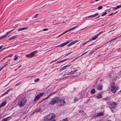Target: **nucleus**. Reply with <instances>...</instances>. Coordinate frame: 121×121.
<instances>
[{
  "label": "nucleus",
  "instance_id": "6ab92c4d",
  "mask_svg": "<svg viewBox=\"0 0 121 121\" xmlns=\"http://www.w3.org/2000/svg\"><path fill=\"white\" fill-rule=\"evenodd\" d=\"M102 97V95L100 94H98L97 95L95 98L98 99H100Z\"/></svg>",
  "mask_w": 121,
  "mask_h": 121
},
{
  "label": "nucleus",
  "instance_id": "a878e982",
  "mask_svg": "<svg viewBox=\"0 0 121 121\" xmlns=\"http://www.w3.org/2000/svg\"><path fill=\"white\" fill-rule=\"evenodd\" d=\"M43 119L44 121H47L49 120L48 119V118L47 116L44 118Z\"/></svg>",
  "mask_w": 121,
  "mask_h": 121
},
{
  "label": "nucleus",
  "instance_id": "f257e3e1",
  "mask_svg": "<svg viewBox=\"0 0 121 121\" xmlns=\"http://www.w3.org/2000/svg\"><path fill=\"white\" fill-rule=\"evenodd\" d=\"M26 101L25 99L23 98H21L19 100L17 103L18 106L21 107H22L25 104Z\"/></svg>",
  "mask_w": 121,
  "mask_h": 121
},
{
  "label": "nucleus",
  "instance_id": "f03ea898",
  "mask_svg": "<svg viewBox=\"0 0 121 121\" xmlns=\"http://www.w3.org/2000/svg\"><path fill=\"white\" fill-rule=\"evenodd\" d=\"M65 103V100L63 99H60L58 98V100L57 102V104L58 106L60 107L64 106Z\"/></svg>",
  "mask_w": 121,
  "mask_h": 121
},
{
  "label": "nucleus",
  "instance_id": "0e129e2a",
  "mask_svg": "<svg viewBox=\"0 0 121 121\" xmlns=\"http://www.w3.org/2000/svg\"><path fill=\"white\" fill-rule=\"evenodd\" d=\"M7 64H5V65H5V66L6 65H7Z\"/></svg>",
  "mask_w": 121,
  "mask_h": 121
},
{
  "label": "nucleus",
  "instance_id": "bf43d9fd",
  "mask_svg": "<svg viewBox=\"0 0 121 121\" xmlns=\"http://www.w3.org/2000/svg\"><path fill=\"white\" fill-rule=\"evenodd\" d=\"M60 46V45H58V46H56V47H59V46Z\"/></svg>",
  "mask_w": 121,
  "mask_h": 121
},
{
  "label": "nucleus",
  "instance_id": "72a5a7b5",
  "mask_svg": "<svg viewBox=\"0 0 121 121\" xmlns=\"http://www.w3.org/2000/svg\"><path fill=\"white\" fill-rule=\"evenodd\" d=\"M41 109L40 108H39L36 110V112H39L40 111Z\"/></svg>",
  "mask_w": 121,
  "mask_h": 121
},
{
  "label": "nucleus",
  "instance_id": "864d4df0",
  "mask_svg": "<svg viewBox=\"0 0 121 121\" xmlns=\"http://www.w3.org/2000/svg\"><path fill=\"white\" fill-rule=\"evenodd\" d=\"M71 53V52H69V53L68 54H67L66 55V56H68V55H69V54H70V53Z\"/></svg>",
  "mask_w": 121,
  "mask_h": 121
},
{
  "label": "nucleus",
  "instance_id": "9d476101",
  "mask_svg": "<svg viewBox=\"0 0 121 121\" xmlns=\"http://www.w3.org/2000/svg\"><path fill=\"white\" fill-rule=\"evenodd\" d=\"M13 30H12L10 31L7 32L4 35L1 37H0V39L4 38L6 37L9 34V33H10L12 31H13Z\"/></svg>",
  "mask_w": 121,
  "mask_h": 121
},
{
  "label": "nucleus",
  "instance_id": "e2e57ef3",
  "mask_svg": "<svg viewBox=\"0 0 121 121\" xmlns=\"http://www.w3.org/2000/svg\"><path fill=\"white\" fill-rule=\"evenodd\" d=\"M99 17V16H98V17H96V18H98Z\"/></svg>",
  "mask_w": 121,
  "mask_h": 121
},
{
  "label": "nucleus",
  "instance_id": "c9c22d12",
  "mask_svg": "<svg viewBox=\"0 0 121 121\" xmlns=\"http://www.w3.org/2000/svg\"><path fill=\"white\" fill-rule=\"evenodd\" d=\"M50 96V95H49L47 97L43 99V100H45L47 99H48Z\"/></svg>",
  "mask_w": 121,
  "mask_h": 121
},
{
  "label": "nucleus",
  "instance_id": "58836bf2",
  "mask_svg": "<svg viewBox=\"0 0 121 121\" xmlns=\"http://www.w3.org/2000/svg\"><path fill=\"white\" fill-rule=\"evenodd\" d=\"M39 78H37L36 79H35V80H34V81L35 82H37L38 81H39Z\"/></svg>",
  "mask_w": 121,
  "mask_h": 121
},
{
  "label": "nucleus",
  "instance_id": "b1692460",
  "mask_svg": "<svg viewBox=\"0 0 121 121\" xmlns=\"http://www.w3.org/2000/svg\"><path fill=\"white\" fill-rule=\"evenodd\" d=\"M95 91L94 88L92 89L91 91V94H94L95 93Z\"/></svg>",
  "mask_w": 121,
  "mask_h": 121
},
{
  "label": "nucleus",
  "instance_id": "680f3d73",
  "mask_svg": "<svg viewBox=\"0 0 121 121\" xmlns=\"http://www.w3.org/2000/svg\"><path fill=\"white\" fill-rule=\"evenodd\" d=\"M118 37H121V35L120 36H119Z\"/></svg>",
  "mask_w": 121,
  "mask_h": 121
},
{
  "label": "nucleus",
  "instance_id": "774afa93",
  "mask_svg": "<svg viewBox=\"0 0 121 121\" xmlns=\"http://www.w3.org/2000/svg\"><path fill=\"white\" fill-rule=\"evenodd\" d=\"M94 2L93 1V2H91V3H94Z\"/></svg>",
  "mask_w": 121,
  "mask_h": 121
},
{
  "label": "nucleus",
  "instance_id": "0eeeda50",
  "mask_svg": "<svg viewBox=\"0 0 121 121\" xmlns=\"http://www.w3.org/2000/svg\"><path fill=\"white\" fill-rule=\"evenodd\" d=\"M118 86H112L111 88V91L113 93H115L117 89Z\"/></svg>",
  "mask_w": 121,
  "mask_h": 121
},
{
  "label": "nucleus",
  "instance_id": "a211bd4d",
  "mask_svg": "<svg viewBox=\"0 0 121 121\" xmlns=\"http://www.w3.org/2000/svg\"><path fill=\"white\" fill-rule=\"evenodd\" d=\"M11 118V117H9L2 120L1 121H8Z\"/></svg>",
  "mask_w": 121,
  "mask_h": 121
},
{
  "label": "nucleus",
  "instance_id": "9b49d317",
  "mask_svg": "<svg viewBox=\"0 0 121 121\" xmlns=\"http://www.w3.org/2000/svg\"><path fill=\"white\" fill-rule=\"evenodd\" d=\"M102 32H100L99 33H98L97 35H95V36L93 37L91 39V40H93L95 39H96L98 37V36Z\"/></svg>",
  "mask_w": 121,
  "mask_h": 121
},
{
  "label": "nucleus",
  "instance_id": "4c0bfd02",
  "mask_svg": "<svg viewBox=\"0 0 121 121\" xmlns=\"http://www.w3.org/2000/svg\"><path fill=\"white\" fill-rule=\"evenodd\" d=\"M62 121H68V119L67 118L64 119Z\"/></svg>",
  "mask_w": 121,
  "mask_h": 121
},
{
  "label": "nucleus",
  "instance_id": "ea45409f",
  "mask_svg": "<svg viewBox=\"0 0 121 121\" xmlns=\"http://www.w3.org/2000/svg\"><path fill=\"white\" fill-rule=\"evenodd\" d=\"M38 15H39V14H36L34 16V17L35 18L36 17H37L38 16Z\"/></svg>",
  "mask_w": 121,
  "mask_h": 121
},
{
  "label": "nucleus",
  "instance_id": "7ed1b4c3",
  "mask_svg": "<svg viewBox=\"0 0 121 121\" xmlns=\"http://www.w3.org/2000/svg\"><path fill=\"white\" fill-rule=\"evenodd\" d=\"M58 100V98L56 97L53 98L52 100L49 103V105H53L56 103H57V101Z\"/></svg>",
  "mask_w": 121,
  "mask_h": 121
},
{
  "label": "nucleus",
  "instance_id": "dca6fc26",
  "mask_svg": "<svg viewBox=\"0 0 121 121\" xmlns=\"http://www.w3.org/2000/svg\"><path fill=\"white\" fill-rule=\"evenodd\" d=\"M70 41H69L63 43L60 45V46H61V47H62L63 46H64L66 45L67 44H68L69 42H70Z\"/></svg>",
  "mask_w": 121,
  "mask_h": 121
},
{
  "label": "nucleus",
  "instance_id": "6e6552de",
  "mask_svg": "<svg viewBox=\"0 0 121 121\" xmlns=\"http://www.w3.org/2000/svg\"><path fill=\"white\" fill-rule=\"evenodd\" d=\"M77 26H75V27H73L72 28H71V29H69V30H67V31H65V32H64L62 34H61V35H59V36H57L56 38H58L59 37H60V36H61V35H63V34H65V33H67L68 32H69V31H70V30H73V29H74V28H75V27H76Z\"/></svg>",
  "mask_w": 121,
  "mask_h": 121
},
{
  "label": "nucleus",
  "instance_id": "37998d69",
  "mask_svg": "<svg viewBox=\"0 0 121 121\" xmlns=\"http://www.w3.org/2000/svg\"><path fill=\"white\" fill-rule=\"evenodd\" d=\"M48 30V29L47 28L44 29L43 30L44 31H47V30Z\"/></svg>",
  "mask_w": 121,
  "mask_h": 121
},
{
  "label": "nucleus",
  "instance_id": "13d9d810",
  "mask_svg": "<svg viewBox=\"0 0 121 121\" xmlns=\"http://www.w3.org/2000/svg\"><path fill=\"white\" fill-rule=\"evenodd\" d=\"M21 66H22V65H20L19 67H18V68H19L20 67H21Z\"/></svg>",
  "mask_w": 121,
  "mask_h": 121
},
{
  "label": "nucleus",
  "instance_id": "f704fd0d",
  "mask_svg": "<svg viewBox=\"0 0 121 121\" xmlns=\"http://www.w3.org/2000/svg\"><path fill=\"white\" fill-rule=\"evenodd\" d=\"M117 12L114 13H111L110 14V15H108V16H109L111 15H113L114 14L116 13H117Z\"/></svg>",
  "mask_w": 121,
  "mask_h": 121
},
{
  "label": "nucleus",
  "instance_id": "49530a36",
  "mask_svg": "<svg viewBox=\"0 0 121 121\" xmlns=\"http://www.w3.org/2000/svg\"><path fill=\"white\" fill-rule=\"evenodd\" d=\"M5 95V93H4L3 94L1 95V96L0 97H2V96H3L4 95Z\"/></svg>",
  "mask_w": 121,
  "mask_h": 121
},
{
  "label": "nucleus",
  "instance_id": "09e8293b",
  "mask_svg": "<svg viewBox=\"0 0 121 121\" xmlns=\"http://www.w3.org/2000/svg\"><path fill=\"white\" fill-rule=\"evenodd\" d=\"M80 56H78V57H77V58H75V59H74L72 61V62H73V61L74 60L76 59V58H77L79 57H80Z\"/></svg>",
  "mask_w": 121,
  "mask_h": 121
},
{
  "label": "nucleus",
  "instance_id": "ddd939ff",
  "mask_svg": "<svg viewBox=\"0 0 121 121\" xmlns=\"http://www.w3.org/2000/svg\"><path fill=\"white\" fill-rule=\"evenodd\" d=\"M103 113L102 112H101L98 113L95 117V118L97 117H100L102 116H103Z\"/></svg>",
  "mask_w": 121,
  "mask_h": 121
},
{
  "label": "nucleus",
  "instance_id": "8fccbe9b",
  "mask_svg": "<svg viewBox=\"0 0 121 121\" xmlns=\"http://www.w3.org/2000/svg\"><path fill=\"white\" fill-rule=\"evenodd\" d=\"M108 97H106V98H104V100H106L108 98Z\"/></svg>",
  "mask_w": 121,
  "mask_h": 121
},
{
  "label": "nucleus",
  "instance_id": "4be33fe9",
  "mask_svg": "<svg viewBox=\"0 0 121 121\" xmlns=\"http://www.w3.org/2000/svg\"><path fill=\"white\" fill-rule=\"evenodd\" d=\"M99 14L97 13H96L94 15H91L90 16L88 17H96Z\"/></svg>",
  "mask_w": 121,
  "mask_h": 121
},
{
  "label": "nucleus",
  "instance_id": "393cba45",
  "mask_svg": "<svg viewBox=\"0 0 121 121\" xmlns=\"http://www.w3.org/2000/svg\"><path fill=\"white\" fill-rule=\"evenodd\" d=\"M121 7V4L120 5H118L115 8V9L114 10H115L116 9H119Z\"/></svg>",
  "mask_w": 121,
  "mask_h": 121
},
{
  "label": "nucleus",
  "instance_id": "a18cd8bd",
  "mask_svg": "<svg viewBox=\"0 0 121 121\" xmlns=\"http://www.w3.org/2000/svg\"><path fill=\"white\" fill-rule=\"evenodd\" d=\"M53 23L54 25H55L57 24V23H56L54 21L53 22Z\"/></svg>",
  "mask_w": 121,
  "mask_h": 121
},
{
  "label": "nucleus",
  "instance_id": "de8ad7c7",
  "mask_svg": "<svg viewBox=\"0 0 121 121\" xmlns=\"http://www.w3.org/2000/svg\"><path fill=\"white\" fill-rule=\"evenodd\" d=\"M3 47V45H2L0 46V49L2 48Z\"/></svg>",
  "mask_w": 121,
  "mask_h": 121
},
{
  "label": "nucleus",
  "instance_id": "473e14b6",
  "mask_svg": "<svg viewBox=\"0 0 121 121\" xmlns=\"http://www.w3.org/2000/svg\"><path fill=\"white\" fill-rule=\"evenodd\" d=\"M78 98H77L76 97H75L74 98V103L76 102L78 100Z\"/></svg>",
  "mask_w": 121,
  "mask_h": 121
},
{
  "label": "nucleus",
  "instance_id": "39448f33",
  "mask_svg": "<svg viewBox=\"0 0 121 121\" xmlns=\"http://www.w3.org/2000/svg\"><path fill=\"white\" fill-rule=\"evenodd\" d=\"M44 94V93H40L38 95L36 96L35 98L34 99V101H36L39 99L40 97L42 96Z\"/></svg>",
  "mask_w": 121,
  "mask_h": 121
},
{
  "label": "nucleus",
  "instance_id": "338daca9",
  "mask_svg": "<svg viewBox=\"0 0 121 121\" xmlns=\"http://www.w3.org/2000/svg\"><path fill=\"white\" fill-rule=\"evenodd\" d=\"M113 40V39H112V40H111V41H112Z\"/></svg>",
  "mask_w": 121,
  "mask_h": 121
},
{
  "label": "nucleus",
  "instance_id": "423d86ee",
  "mask_svg": "<svg viewBox=\"0 0 121 121\" xmlns=\"http://www.w3.org/2000/svg\"><path fill=\"white\" fill-rule=\"evenodd\" d=\"M35 53V52H33L31 53L30 54L26 55L25 56L26 57H28L31 58L34 56Z\"/></svg>",
  "mask_w": 121,
  "mask_h": 121
},
{
  "label": "nucleus",
  "instance_id": "a19ab883",
  "mask_svg": "<svg viewBox=\"0 0 121 121\" xmlns=\"http://www.w3.org/2000/svg\"><path fill=\"white\" fill-rule=\"evenodd\" d=\"M12 90V88H10V89H9V90H7V91H6V92H8H8H9L11 90Z\"/></svg>",
  "mask_w": 121,
  "mask_h": 121
},
{
  "label": "nucleus",
  "instance_id": "c03bdc74",
  "mask_svg": "<svg viewBox=\"0 0 121 121\" xmlns=\"http://www.w3.org/2000/svg\"><path fill=\"white\" fill-rule=\"evenodd\" d=\"M5 66V65H4L3 66H2L1 68L0 69L1 70Z\"/></svg>",
  "mask_w": 121,
  "mask_h": 121
},
{
  "label": "nucleus",
  "instance_id": "4d7b16f0",
  "mask_svg": "<svg viewBox=\"0 0 121 121\" xmlns=\"http://www.w3.org/2000/svg\"><path fill=\"white\" fill-rule=\"evenodd\" d=\"M6 48H4L2 49V50H1V51H2L3 50H4V49H5Z\"/></svg>",
  "mask_w": 121,
  "mask_h": 121
},
{
  "label": "nucleus",
  "instance_id": "7c9ffc66",
  "mask_svg": "<svg viewBox=\"0 0 121 121\" xmlns=\"http://www.w3.org/2000/svg\"><path fill=\"white\" fill-rule=\"evenodd\" d=\"M103 8V7L102 6H100L98 8V10H99L102 9Z\"/></svg>",
  "mask_w": 121,
  "mask_h": 121
},
{
  "label": "nucleus",
  "instance_id": "e433bc0d",
  "mask_svg": "<svg viewBox=\"0 0 121 121\" xmlns=\"http://www.w3.org/2000/svg\"><path fill=\"white\" fill-rule=\"evenodd\" d=\"M13 54H11L10 55H9V56H6L5 57V58L7 57H12V56H13Z\"/></svg>",
  "mask_w": 121,
  "mask_h": 121
},
{
  "label": "nucleus",
  "instance_id": "6e6d98bb",
  "mask_svg": "<svg viewBox=\"0 0 121 121\" xmlns=\"http://www.w3.org/2000/svg\"><path fill=\"white\" fill-rule=\"evenodd\" d=\"M49 121H56V120H51Z\"/></svg>",
  "mask_w": 121,
  "mask_h": 121
},
{
  "label": "nucleus",
  "instance_id": "5701e85b",
  "mask_svg": "<svg viewBox=\"0 0 121 121\" xmlns=\"http://www.w3.org/2000/svg\"><path fill=\"white\" fill-rule=\"evenodd\" d=\"M103 88L102 86L101 85H99L97 87V88L98 90H101Z\"/></svg>",
  "mask_w": 121,
  "mask_h": 121
},
{
  "label": "nucleus",
  "instance_id": "5fc2aeb1",
  "mask_svg": "<svg viewBox=\"0 0 121 121\" xmlns=\"http://www.w3.org/2000/svg\"><path fill=\"white\" fill-rule=\"evenodd\" d=\"M86 54V53L85 52L84 53L82 54L81 56H83V55L85 54Z\"/></svg>",
  "mask_w": 121,
  "mask_h": 121
},
{
  "label": "nucleus",
  "instance_id": "f8f14e48",
  "mask_svg": "<svg viewBox=\"0 0 121 121\" xmlns=\"http://www.w3.org/2000/svg\"><path fill=\"white\" fill-rule=\"evenodd\" d=\"M78 40H76L75 41H73L71 42L69 44H68L67 46H68L69 47L70 46H71L72 45H73V44H74L75 43H76V42H78Z\"/></svg>",
  "mask_w": 121,
  "mask_h": 121
},
{
  "label": "nucleus",
  "instance_id": "bb28decb",
  "mask_svg": "<svg viewBox=\"0 0 121 121\" xmlns=\"http://www.w3.org/2000/svg\"><path fill=\"white\" fill-rule=\"evenodd\" d=\"M67 59H65L62 60H61L59 62H57V63H61L62 62H64V61H65V60H67Z\"/></svg>",
  "mask_w": 121,
  "mask_h": 121
},
{
  "label": "nucleus",
  "instance_id": "69168bd1",
  "mask_svg": "<svg viewBox=\"0 0 121 121\" xmlns=\"http://www.w3.org/2000/svg\"><path fill=\"white\" fill-rule=\"evenodd\" d=\"M88 52V51L86 52H85V53H86Z\"/></svg>",
  "mask_w": 121,
  "mask_h": 121
},
{
  "label": "nucleus",
  "instance_id": "20e7f679",
  "mask_svg": "<svg viewBox=\"0 0 121 121\" xmlns=\"http://www.w3.org/2000/svg\"><path fill=\"white\" fill-rule=\"evenodd\" d=\"M117 106L116 103L114 102H113L110 104L109 107L112 112H113V111L112 110L115 108Z\"/></svg>",
  "mask_w": 121,
  "mask_h": 121
},
{
  "label": "nucleus",
  "instance_id": "603ef678",
  "mask_svg": "<svg viewBox=\"0 0 121 121\" xmlns=\"http://www.w3.org/2000/svg\"><path fill=\"white\" fill-rule=\"evenodd\" d=\"M94 43H92V44H91L90 45H88V47H89L90 46H91L92 45H94Z\"/></svg>",
  "mask_w": 121,
  "mask_h": 121
},
{
  "label": "nucleus",
  "instance_id": "2f4dec72",
  "mask_svg": "<svg viewBox=\"0 0 121 121\" xmlns=\"http://www.w3.org/2000/svg\"><path fill=\"white\" fill-rule=\"evenodd\" d=\"M107 14V13L106 12H104V13H103L101 15L102 16H103L105 15H106Z\"/></svg>",
  "mask_w": 121,
  "mask_h": 121
},
{
  "label": "nucleus",
  "instance_id": "052dcab7",
  "mask_svg": "<svg viewBox=\"0 0 121 121\" xmlns=\"http://www.w3.org/2000/svg\"><path fill=\"white\" fill-rule=\"evenodd\" d=\"M4 93H5V94L6 95V94H8V92H7L6 91Z\"/></svg>",
  "mask_w": 121,
  "mask_h": 121
},
{
  "label": "nucleus",
  "instance_id": "c756f323",
  "mask_svg": "<svg viewBox=\"0 0 121 121\" xmlns=\"http://www.w3.org/2000/svg\"><path fill=\"white\" fill-rule=\"evenodd\" d=\"M91 41V40H88V41H87L86 42H85L84 43L82 44V45H84L85 44H86L88 42H89V41Z\"/></svg>",
  "mask_w": 121,
  "mask_h": 121
},
{
  "label": "nucleus",
  "instance_id": "c85d7f7f",
  "mask_svg": "<svg viewBox=\"0 0 121 121\" xmlns=\"http://www.w3.org/2000/svg\"><path fill=\"white\" fill-rule=\"evenodd\" d=\"M14 57H15V58L14 59V60H16L17 59V58H18V56L17 55H15L14 56Z\"/></svg>",
  "mask_w": 121,
  "mask_h": 121
},
{
  "label": "nucleus",
  "instance_id": "cd10ccee",
  "mask_svg": "<svg viewBox=\"0 0 121 121\" xmlns=\"http://www.w3.org/2000/svg\"><path fill=\"white\" fill-rule=\"evenodd\" d=\"M56 92H52L51 93H49V95H50V96H51L53 95Z\"/></svg>",
  "mask_w": 121,
  "mask_h": 121
},
{
  "label": "nucleus",
  "instance_id": "412c9836",
  "mask_svg": "<svg viewBox=\"0 0 121 121\" xmlns=\"http://www.w3.org/2000/svg\"><path fill=\"white\" fill-rule=\"evenodd\" d=\"M17 37V36L16 35L15 36H13L11 37H10L8 39V41H9L11 40H12L13 39H15Z\"/></svg>",
  "mask_w": 121,
  "mask_h": 121
},
{
  "label": "nucleus",
  "instance_id": "4468645a",
  "mask_svg": "<svg viewBox=\"0 0 121 121\" xmlns=\"http://www.w3.org/2000/svg\"><path fill=\"white\" fill-rule=\"evenodd\" d=\"M6 101H4L2 102L0 104V109L2 107L4 106L6 104Z\"/></svg>",
  "mask_w": 121,
  "mask_h": 121
},
{
  "label": "nucleus",
  "instance_id": "2eb2a0df",
  "mask_svg": "<svg viewBox=\"0 0 121 121\" xmlns=\"http://www.w3.org/2000/svg\"><path fill=\"white\" fill-rule=\"evenodd\" d=\"M28 28V27H24L23 28L19 29H18V31H23L24 30H26Z\"/></svg>",
  "mask_w": 121,
  "mask_h": 121
},
{
  "label": "nucleus",
  "instance_id": "aec40b11",
  "mask_svg": "<svg viewBox=\"0 0 121 121\" xmlns=\"http://www.w3.org/2000/svg\"><path fill=\"white\" fill-rule=\"evenodd\" d=\"M69 65H67L66 66H64L63 67H62V68H61L59 70L60 71H61L62 70H64L65 69H66V68L67 67H68V66Z\"/></svg>",
  "mask_w": 121,
  "mask_h": 121
},
{
  "label": "nucleus",
  "instance_id": "79ce46f5",
  "mask_svg": "<svg viewBox=\"0 0 121 121\" xmlns=\"http://www.w3.org/2000/svg\"><path fill=\"white\" fill-rule=\"evenodd\" d=\"M21 84V83H20V82L19 83H17V84H16V85L17 86H18L19 85H20V84Z\"/></svg>",
  "mask_w": 121,
  "mask_h": 121
},
{
  "label": "nucleus",
  "instance_id": "f3484780",
  "mask_svg": "<svg viewBox=\"0 0 121 121\" xmlns=\"http://www.w3.org/2000/svg\"><path fill=\"white\" fill-rule=\"evenodd\" d=\"M77 71V70H76L73 71H71L70 72L68 73L67 74L68 75H70L74 74L75 72Z\"/></svg>",
  "mask_w": 121,
  "mask_h": 121
},
{
  "label": "nucleus",
  "instance_id": "3c124183",
  "mask_svg": "<svg viewBox=\"0 0 121 121\" xmlns=\"http://www.w3.org/2000/svg\"><path fill=\"white\" fill-rule=\"evenodd\" d=\"M118 38V37H116V38H114V39H113V40H114L116 39H117V38Z\"/></svg>",
  "mask_w": 121,
  "mask_h": 121
},
{
  "label": "nucleus",
  "instance_id": "1a4fd4ad",
  "mask_svg": "<svg viewBox=\"0 0 121 121\" xmlns=\"http://www.w3.org/2000/svg\"><path fill=\"white\" fill-rule=\"evenodd\" d=\"M47 116L49 120H51L52 119H53L55 117V116L52 114H50Z\"/></svg>",
  "mask_w": 121,
  "mask_h": 121
}]
</instances>
